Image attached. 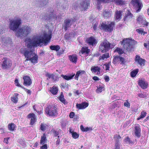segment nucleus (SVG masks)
Returning <instances> with one entry per match:
<instances>
[{"instance_id":"60","label":"nucleus","mask_w":149,"mask_h":149,"mask_svg":"<svg viewBox=\"0 0 149 149\" xmlns=\"http://www.w3.org/2000/svg\"><path fill=\"white\" fill-rule=\"evenodd\" d=\"M138 96L141 97L143 98L146 97L145 94H139Z\"/></svg>"},{"instance_id":"38","label":"nucleus","mask_w":149,"mask_h":149,"mask_svg":"<svg viewBox=\"0 0 149 149\" xmlns=\"http://www.w3.org/2000/svg\"><path fill=\"white\" fill-rule=\"evenodd\" d=\"M114 138L116 141V143H119L121 140V137L119 135L117 134L114 135Z\"/></svg>"},{"instance_id":"27","label":"nucleus","mask_w":149,"mask_h":149,"mask_svg":"<svg viewBox=\"0 0 149 149\" xmlns=\"http://www.w3.org/2000/svg\"><path fill=\"white\" fill-rule=\"evenodd\" d=\"M112 14L111 11L108 10H105L103 13V15L105 18H107L110 17Z\"/></svg>"},{"instance_id":"10","label":"nucleus","mask_w":149,"mask_h":149,"mask_svg":"<svg viewBox=\"0 0 149 149\" xmlns=\"http://www.w3.org/2000/svg\"><path fill=\"white\" fill-rule=\"evenodd\" d=\"M133 5L135 7L136 13L140 12L143 7V4L140 0H132Z\"/></svg>"},{"instance_id":"31","label":"nucleus","mask_w":149,"mask_h":149,"mask_svg":"<svg viewBox=\"0 0 149 149\" xmlns=\"http://www.w3.org/2000/svg\"><path fill=\"white\" fill-rule=\"evenodd\" d=\"M49 48L51 49L52 50L58 51L60 49V47L58 45H52L50 46Z\"/></svg>"},{"instance_id":"35","label":"nucleus","mask_w":149,"mask_h":149,"mask_svg":"<svg viewBox=\"0 0 149 149\" xmlns=\"http://www.w3.org/2000/svg\"><path fill=\"white\" fill-rule=\"evenodd\" d=\"M109 57V54L107 53L103 54L102 56H100L99 57V60H104L105 59H107Z\"/></svg>"},{"instance_id":"33","label":"nucleus","mask_w":149,"mask_h":149,"mask_svg":"<svg viewBox=\"0 0 149 149\" xmlns=\"http://www.w3.org/2000/svg\"><path fill=\"white\" fill-rule=\"evenodd\" d=\"M18 94L14 95L13 96L11 97V99L12 101L14 103H16L18 101Z\"/></svg>"},{"instance_id":"59","label":"nucleus","mask_w":149,"mask_h":149,"mask_svg":"<svg viewBox=\"0 0 149 149\" xmlns=\"http://www.w3.org/2000/svg\"><path fill=\"white\" fill-rule=\"evenodd\" d=\"M74 116V113L73 112H71L69 116L71 118H73Z\"/></svg>"},{"instance_id":"54","label":"nucleus","mask_w":149,"mask_h":149,"mask_svg":"<svg viewBox=\"0 0 149 149\" xmlns=\"http://www.w3.org/2000/svg\"><path fill=\"white\" fill-rule=\"evenodd\" d=\"M109 50L110 49H112L114 47V46L115 45V44H114V43H110L109 42Z\"/></svg>"},{"instance_id":"40","label":"nucleus","mask_w":149,"mask_h":149,"mask_svg":"<svg viewBox=\"0 0 149 149\" xmlns=\"http://www.w3.org/2000/svg\"><path fill=\"white\" fill-rule=\"evenodd\" d=\"M81 50L83 54L84 53L88 54L90 51V49L88 48L87 47H82Z\"/></svg>"},{"instance_id":"56","label":"nucleus","mask_w":149,"mask_h":149,"mask_svg":"<svg viewBox=\"0 0 149 149\" xmlns=\"http://www.w3.org/2000/svg\"><path fill=\"white\" fill-rule=\"evenodd\" d=\"M40 149H47V144H45L40 147Z\"/></svg>"},{"instance_id":"16","label":"nucleus","mask_w":149,"mask_h":149,"mask_svg":"<svg viewBox=\"0 0 149 149\" xmlns=\"http://www.w3.org/2000/svg\"><path fill=\"white\" fill-rule=\"evenodd\" d=\"M135 61L137 63L141 66L144 65L145 60L141 58L140 56L138 55H136V56Z\"/></svg>"},{"instance_id":"8","label":"nucleus","mask_w":149,"mask_h":149,"mask_svg":"<svg viewBox=\"0 0 149 149\" xmlns=\"http://www.w3.org/2000/svg\"><path fill=\"white\" fill-rule=\"evenodd\" d=\"M115 24L113 22H111L108 25L102 23L100 26V29L105 32H111L113 30V28Z\"/></svg>"},{"instance_id":"29","label":"nucleus","mask_w":149,"mask_h":149,"mask_svg":"<svg viewBox=\"0 0 149 149\" xmlns=\"http://www.w3.org/2000/svg\"><path fill=\"white\" fill-rule=\"evenodd\" d=\"M80 128L81 130L84 132L91 131L93 130L92 127H84L82 125L80 126Z\"/></svg>"},{"instance_id":"5","label":"nucleus","mask_w":149,"mask_h":149,"mask_svg":"<svg viewBox=\"0 0 149 149\" xmlns=\"http://www.w3.org/2000/svg\"><path fill=\"white\" fill-rule=\"evenodd\" d=\"M22 23V20L20 18L10 21L9 27L13 31H16Z\"/></svg>"},{"instance_id":"36","label":"nucleus","mask_w":149,"mask_h":149,"mask_svg":"<svg viewBox=\"0 0 149 149\" xmlns=\"http://www.w3.org/2000/svg\"><path fill=\"white\" fill-rule=\"evenodd\" d=\"M46 136L45 134H43L42 136L41 137L40 143L41 145H43L46 142Z\"/></svg>"},{"instance_id":"39","label":"nucleus","mask_w":149,"mask_h":149,"mask_svg":"<svg viewBox=\"0 0 149 149\" xmlns=\"http://www.w3.org/2000/svg\"><path fill=\"white\" fill-rule=\"evenodd\" d=\"M15 126V125L12 123L8 124V130L10 131L14 130Z\"/></svg>"},{"instance_id":"43","label":"nucleus","mask_w":149,"mask_h":149,"mask_svg":"<svg viewBox=\"0 0 149 149\" xmlns=\"http://www.w3.org/2000/svg\"><path fill=\"white\" fill-rule=\"evenodd\" d=\"M120 56H114L113 59V63L114 64H116L120 61Z\"/></svg>"},{"instance_id":"23","label":"nucleus","mask_w":149,"mask_h":149,"mask_svg":"<svg viewBox=\"0 0 149 149\" xmlns=\"http://www.w3.org/2000/svg\"><path fill=\"white\" fill-rule=\"evenodd\" d=\"M122 13V11L121 10L116 11L115 13V17L116 20L118 21L121 19Z\"/></svg>"},{"instance_id":"42","label":"nucleus","mask_w":149,"mask_h":149,"mask_svg":"<svg viewBox=\"0 0 149 149\" xmlns=\"http://www.w3.org/2000/svg\"><path fill=\"white\" fill-rule=\"evenodd\" d=\"M114 52H117L119 54H122L124 53L123 49L119 47H117L114 51Z\"/></svg>"},{"instance_id":"4","label":"nucleus","mask_w":149,"mask_h":149,"mask_svg":"<svg viewBox=\"0 0 149 149\" xmlns=\"http://www.w3.org/2000/svg\"><path fill=\"white\" fill-rule=\"evenodd\" d=\"M31 28L30 26L27 25L22 26L17 31L16 35L18 37L26 36L31 32Z\"/></svg>"},{"instance_id":"24","label":"nucleus","mask_w":149,"mask_h":149,"mask_svg":"<svg viewBox=\"0 0 149 149\" xmlns=\"http://www.w3.org/2000/svg\"><path fill=\"white\" fill-rule=\"evenodd\" d=\"M69 58L70 61L72 63H76L77 59V56L75 54L69 56Z\"/></svg>"},{"instance_id":"11","label":"nucleus","mask_w":149,"mask_h":149,"mask_svg":"<svg viewBox=\"0 0 149 149\" xmlns=\"http://www.w3.org/2000/svg\"><path fill=\"white\" fill-rule=\"evenodd\" d=\"M137 21L141 26H148V22L146 21V19L143 15H139L136 19Z\"/></svg>"},{"instance_id":"20","label":"nucleus","mask_w":149,"mask_h":149,"mask_svg":"<svg viewBox=\"0 0 149 149\" xmlns=\"http://www.w3.org/2000/svg\"><path fill=\"white\" fill-rule=\"evenodd\" d=\"M138 84L143 89H146L148 87V83L144 80H139V81Z\"/></svg>"},{"instance_id":"13","label":"nucleus","mask_w":149,"mask_h":149,"mask_svg":"<svg viewBox=\"0 0 149 149\" xmlns=\"http://www.w3.org/2000/svg\"><path fill=\"white\" fill-rule=\"evenodd\" d=\"M86 42L88 45L90 46H95L97 43V40L93 36H91L88 38Z\"/></svg>"},{"instance_id":"55","label":"nucleus","mask_w":149,"mask_h":149,"mask_svg":"<svg viewBox=\"0 0 149 149\" xmlns=\"http://www.w3.org/2000/svg\"><path fill=\"white\" fill-rule=\"evenodd\" d=\"M119 143H116L115 146V149H119Z\"/></svg>"},{"instance_id":"50","label":"nucleus","mask_w":149,"mask_h":149,"mask_svg":"<svg viewBox=\"0 0 149 149\" xmlns=\"http://www.w3.org/2000/svg\"><path fill=\"white\" fill-rule=\"evenodd\" d=\"M72 137L74 139H77L79 137V134H78L76 132H74L72 134Z\"/></svg>"},{"instance_id":"12","label":"nucleus","mask_w":149,"mask_h":149,"mask_svg":"<svg viewBox=\"0 0 149 149\" xmlns=\"http://www.w3.org/2000/svg\"><path fill=\"white\" fill-rule=\"evenodd\" d=\"M12 63L7 58H5L3 59L2 67L3 69L9 68L11 65Z\"/></svg>"},{"instance_id":"64","label":"nucleus","mask_w":149,"mask_h":149,"mask_svg":"<svg viewBox=\"0 0 149 149\" xmlns=\"http://www.w3.org/2000/svg\"><path fill=\"white\" fill-rule=\"evenodd\" d=\"M136 31L139 33L142 34L143 33V31L142 30L136 29Z\"/></svg>"},{"instance_id":"34","label":"nucleus","mask_w":149,"mask_h":149,"mask_svg":"<svg viewBox=\"0 0 149 149\" xmlns=\"http://www.w3.org/2000/svg\"><path fill=\"white\" fill-rule=\"evenodd\" d=\"M74 75V74L72 75H70V76L62 74L61 75V77L67 80H69L72 79Z\"/></svg>"},{"instance_id":"17","label":"nucleus","mask_w":149,"mask_h":149,"mask_svg":"<svg viewBox=\"0 0 149 149\" xmlns=\"http://www.w3.org/2000/svg\"><path fill=\"white\" fill-rule=\"evenodd\" d=\"M24 84L26 86H30L32 84V81L30 77L28 76H25L23 77Z\"/></svg>"},{"instance_id":"57","label":"nucleus","mask_w":149,"mask_h":149,"mask_svg":"<svg viewBox=\"0 0 149 149\" xmlns=\"http://www.w3.org/2000/svg\"><path fill=\"white\" fill-rule=\"evenodd\" d=\"M52 133L54 134V135L55 136H56L58 135V132L55 130H53L52 131Z\"/></svg>"},{"instance_id":"45","label":"nucleus","mask_w":149,"mask_h":149,"mask_svg":"<svg viewBox=\"0 0 149 149\" xmlns=\"http://www.w3.org/2000/svg\"><path fill=\"white\" fill-rule=\"evenodd\" d=\"M138 72V70H136L132 71L130 73L131 76L132 77H134L136 76Z\"/></svg>"},{"instance_id":"62","label":"nucleus","mask_w":149,"mask_h":149,"mask_svg":"<svg viewBox=\"0 0 149 149\" xmlns=\"http://www.w3.org/2000/svg\"><path fill=\"white\" fill-rule=\"evenodd\" d=\"M112 99L113 100H118V97L116 95H114L112 97Z\"/></svg>"},{"instance_id":"37","label":"nucleus","mask_w":149,"mask_h":149,"mask_svg":"<svg viewBox=\"0 0 149 149\" xmlns=\"http://www.w3.org/2000/svg\"><path fill=\"white\" fill-rule=\"evenodd\" d=\"M46 76L49 77V79H52L54 81L56 80L57 79V77L52 74H47Z\"/></svg>"},{"instance_id":"7","label":"nucleus","mask_w":149,"mask_h":149,"mask_svg":"<svg viewBox=\"0 0 149 149\" xmlns=\"http://www.w3.org/2000/svg\"><path fill=\"white\" fill-rule=\"evenodd\" d=\"M99 47L100 51L101 52H107L109 50V42L107 40H104L101 43Z\"/></svg>"},{"instance_id":"44","label":"nucleus","mask_w":149,"mask_h":149,"mask_svg":"<svg viewBox=\"0 0 149 149\" xmlns=\"http://www.w3.org/2000/svg\"><path fill=\"white\" fill-rule=\"evenodd\" d=\"M49 10L50 12L49 13H47V15L48 18H45L46 19H47V20H48V19L49 18H51V17L53 15V9L52 8H50Z\"/></svg>"},{"instance_id":"3","label":"nucleus","mask_w":149,"mask_h":149,"mask_svg":"<svg viewBox=\"0 0 149 149\" xmlns=\"http://www.w3.org/2000/svg\"><path fill=\"white\" fill-rule=\"evenodd\" d=\"M89 0H78L72 5V7L75 9L79 8L82 10H86L90 6Z\"/></svg>"},{"instance_id":"9","label":"nucleus","mask_w":149,"mask_h":149,"mask_svg":"<svg viewBox=\"0 0 149 149\" xmlns=\"http://www.w3.org/2000/svg\"><path fill=\"white\" fill-rule=\"evenodd\" d=\"M76 18V17H74L73 18L67 19L65 20L64 23V28L65 31L67 30L68 28L72 25L73 22L77 21Z\"/></svg>"},{"instance_id":"46","label":"nucleus","mask_w":149,"mask_h":149,"mask_svg":"<svg viewBox=\"0 0 149 149\" xmlns=\"http://www.w3.org/2000/svg\"><path fill=\"white\" fill-rule=\"evenodd\" d=\"M104 90V85H100L97 87V92H102Z\"/></svg>"},{"instance_id":"21","label":"nucleus","mask_w":149,"mask_h":149,"mask_svg":"<svg viewBox=\"0 0 149 149\" xmlns=\"http://www.w3.org/2000/svg\"><path fill=\"white\" fill-rule=\"evenodd\" d=\"M88 105V102H82L81 104H76V107L79 109H84L87 107Z\"/></svg>"},{"instance_id":"58","label":"nucleus","mask_w":149,"mask_h":149,"mask_svg":"<svg viewBox=\"0 0 149 149\" xmlns=\"http://www.w3.org/2000/svg\"><path fill=\"white\" fill-rule=\"evenodd\" d=\"M125 141L129 143L132 142V141L130 140V139L128 137H127L125 139Z\"/></svg>"},{"instance_id":"32","label":"nucleus","mask_w":149,"mask_h":149,"mask_svg":"<svg viewBox=\"0 0 149 149\" xmlns=\"http://www.w3.org/2000/svg\"><path fill=\"white\" fill-rule=\"evenodd\" d=\"M38 56L36 55H35L34 56L31 58H30V61L33 63H36L38 62Z\"/></svg>"},{"instance_id":"61","label":"nucleus","mask_w":149,"mask_h":149,"mask_svg":"<svg viewBox=\"0 0 149 149\" xmlns=\"http://www.w3.org/2000/svg\"><path fill=\"white\" fill-rule=\"evenodd\" d=\"M98 25V23L97 22L95 23L93 27V29L95 30H96L97 28V26Z\"/></svg>"},{"instance_id":"2","label":"nucleus","mask_w":149,"mask_h":149,"mask_svg":"<svg viewBox=\"0 0 149 149\" xmlns=\"http://www.w3.org/2000/svg\"><path fill=\"white\" fill-rule=\"evenodd\" d=\"M124 48L128 52L133 51L134 48L137 42L134 40H131L129 38L125 39L120 41Z\"/></svg>"},{"instance_id":"30","label":"nucleus","mask_w":149,"mask_h":149,"mask_svg":"<svg viewBox=\"0 0 149 149\" xmlns=\"http://www.w3.org/2000/svg\"><path fill=\"white\" fill-rule=\"evenodd\" d=\"M10 38L8 37L3 36L1 38V42L5 43H8L10 42Z\"/></svg>"},{"instance_id":"41","label":"nucleus","mask_w":149,"mask_h":149,"mask_svg":"<svg viewBox=\"0 0 149 149\" xmlns=\"http://www.w3.org/2000/svg\"><path fill=\"white\" fill-rule=\"evenodd\" d=\"M58 98L61 102L65 104V100L64 98V96L63 94H61L58 97Z\"/></svg>"},{"instance_id":"18","label":"nucleus","mask_w":149,"mask_h":149,"mask_svg":"<svg viewBox=\"0 0 149 149\" xmlns=\"http://www.w3.org/2000/svg\"><path fill=\"white\" fill-rule=\"evenodd\" d=\"M141 131L140 125L138 124L136 125L135 126L134 130L135 136L138 138L140 137L141 135Z\"/></svg>"},{"instance_id":"63","label":"nucleus","mask_w":149,"mask_h":149,"mask_svg":"<svg viewBox=\"0 0 149 149\" xmlns=\"http://www.w3.org/2000/svg\"><path fill=\"white\" fill-rule=\"evenodd\" d=\"M116 106V104L114 103H113L112 104V106L110 107L109 108L111 109H114L115 108Z\"/></svg>"},{"instance_id":"14","label":"nucleus","mask_w":149,"mask_h":149,"mask_svg":"<svg viewBox=\"0 0 149 149\" xmlns=\"http://www.w3.org/2000/svg\"><path fill=\"white\" fill-rule=\"evenodd\" d=\"M97 3L100 2L108 3L110 1H114L117 5H120L123 4L124 0H97Z\"/></svg>"},{"instance_id":"1","label":"nucleus","mask_w":149,"mask_h":149,"mask_svg":"<svg viewBox=\"0 0 149 149\" xmlns=\"http://www.w3.org/2000/svg\"><path fill=\"white\" fill-rule=\"evenodd\" d=\"M44 37L40 38V37L31 39L27 38L25 41L27 43V47L28 49L26 48L23 52L25 57L26 58H30L33 56V52L31 49L33 47H36L40 45L42 43L44 44L45 45L49 42L52 38V34L51 33L48 34L45 33L43 35ZM21 51L23 53L22 49Z\"/></svg>"},{"instance_id":"25","label":"nucleus","mask_w":149,"mask_h":149,"mask_svg":"<svg viewBox=\"0 0 149 149\" xmlns=\"http://www.w3.org/2000/svg\"><path fill=\"white\" fill-rule=\"evenodd\" d=\"M86 74V72L84 70H79L77 72L76 74L75 77V79L78 80L79 76H82Z\"/></svg>"},{"instance_id":"51","label":"nucleus","mask_w":149,"mask_h":149,"mask_svg":"<svg viewBox=\"0 0 149 149\" xmlns=\"http://www.w3.org/2000/svg\"><path fill=\"white\" fill-rule=\"evenodd\" d=\"M15 85L18 87H21L22 86H21V85L18 82V79H16L15 80Z\"/></svg>"},{"instance_id":"6","label":"nucleus","mask_w":149,"mask_h":149,"mask_svg":"<svg viewBox=\"0 0 149 149\" xmlns=\"http://www.w3.org/2000/svg\"><path fill=\"white\" fill-rule=\"evenodd\" d=\"M57 108L54 106L48 105L45 109V112L48 115L54 116L57 114Z\"/></svg>"},{"instance_id":"19","label":"nucleus","mask_w":149,"mask_h":149,"mask_svg":"<svg viewBox=\"0 0 149 149\" xmlns=\"http://www.w3.org/2000/svg\"><path fill=\"white\" fill-rule=\"evenodd\" d=\"M27 117L29 119H31V125H33L36 120L35 114L33 113H30L28 115Z\"/></svg>"},{"instance_id":"15","label":"nucleus","mask_w":149,"mask_h":149,"mask_svg":"<svg viewBox=\"0 0 149 149\" xmlns=\"http://www.w3.org/2000/svg\"><path fill=\"white\" fill-rule=\"evenodd\" d=\"M49 0H36V5L37 6L43 7L47 5Z\"/></svg>"},{"instance_id":"49","label":"nucleus","mask_w":149,"mask_h":149,"mask_svg":"<svg viewBox=\"0 0 149 149\" xmlns=\"http://www.w3.org/2000/svg\"><path fill=\"white\" fill-rule=\"evenodd\" d=\"M47 126V125H46V124L42 123L40 125V129L42 131H44L45 130Z\"/></svg>"},{"instance_id":"52","label":"nucleus","mask_w":149,"mask_h":149,"mask_svg":"<svg viewBox=\"0 0 149 149\" xmlns=\"http://www.w3.org/2000/svg\"><path fill=\"white\" fill-rule=\"evenodd\" d=\"M125 59L123 57L120 56V61L121 62L120 64H124L125 62Z\"/></svg>"},{"instance_id":"47","label":"nucleus","mask_w":149,"mask_h":149,"mask_svg":"<svg viewBox=\"0 0 149 149\" xmlns=\"http://www.w3.org/2000/svg\"><path fill=\"white\" fill-rule=\"evenodd\" d=\"M147 113L144 111H142L141 112V115L137 118V120H139L140 119L144 118L146 116Z\"/></svg>"},{"instance_id":"28","label":"nucleus","mask_w":149,"mask_h":149,"mask_svg":"<svg viewBox=\"0 0 149 149\" xmlns=\"http://www.w3.org/2000/svg\"><path fill=\"white\" fill-rule=\"evenodd\" d=\"M49 91L51 93H57L58 91V87L56 86H54L51 88H50Z\"/></svg>"},{"instance_id":"53","label":"nucleus","mask_w":149,"mask_h":149,"mask_svg":"<svg viewBox=\"0 0 149 149\" xmlns=\"http://www.w3.org/2000/svg\"><path fill=\"white\" fill-rule=\"evenodd\" d=\"M124 105L126 107H130V103L128 102V100H126V102L124 103Z\"/></svg>"},{"instance_id":"22","label":"nucleus","mask_w":149,"mask_h":149,"mask_svg":"<svg viewBox=\"0 0 149 149\" xmlns=\"http://www.w3.org/2000/svg\"><path fill=\"white\" fill-rule=\"evenodd\" d=\"M91 70L93 73L96 74L97 75H99L100 73V68L97 66L92 67Z\"/></svg>"},{"instance_id":"48","label":"nucleus","mask_w":149,"mask_h":149,"mask_svg":"<svg viewBox=\"0 0 149 149\" xmlns=\"http://www.w3.org/2000/svg\"><path fill=\"white\" fill-rule=\"evenodd\" d=\"M61 87L62 89H65V90L67 91L68 90V85H66L65 84L62 83L61 84Z\"/></svg>"},{"instance_id":"26","label":"nucleus","mask_w":149,"mask_h":149,"mask_svg":"<svg viewBox=\"0 0 149 149\" xmlns=\"http://www.w3.org/2000/svg\"><path fill=\"white\" fill-rule=\"evenodd\" d=\"M132 17V15L130 12L128 11L125 17L123 18V19L124 21H128L131 20Z\"/></svg>"}]
</instances>
